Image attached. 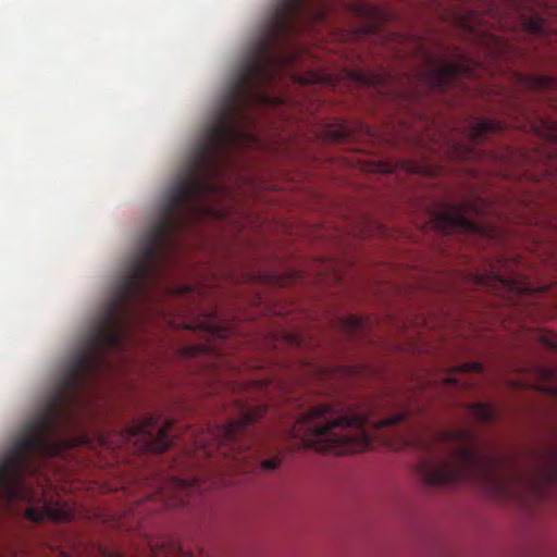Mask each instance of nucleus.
<instances>
[{
    "instance_id": "nucleus-1",
    "label": "nucleus",
    "mask_w": 557,
    "mask_h": 557,
    "mask_svg": "<svg viewBox=\"0 0 557 557\" xmlns=\"http://www.w3.org/2000/svg\"><path fill=\"white\" fill-rule=\"evenodd\" d=\"M435 449H428L417 472L428 485L451 486L460 482L478 485L490 496L523 503L533 483L506 458L481 449L472 430L456 428L434 432Z\"/></svg>"
},
{
    "instance_id": "nucleus-2",
    "label": "nucleus",
    "mask_w": 557,
    "mask_h": 557,
    "mask_svg": "<svg viewBox=\"0 0 557 557\" xmlns=\"http://www.w3.org/2000/svg\"><path fill=\"white\" fill-rule=\"evenodd\" d=\"M376 405L362 409L335 408L322 404L302 413L290 429L297 448H313L320 453L346 455L363 451L377 440L392 448L414 444L418 438L408 429L400 428L410 410L382 414Z\"/></svg>"
},
{
    "instance_id": "nucleus-3",
    "label": "nucleus",
    "mask_w": 557,
    "mask_h": 557,
    "mask_svg": "<svg viewBox=\"0 0 557 557\" xmlns=\"http://www.w3.org/2000/svg\"><path fill=\"white\" fill-rule=\"evenodd\" d=\"M235 409L236 419H231L225 424L209 426L195 438V446L208 457L216 450L236 461L238 468L246 470L244 461L252 455L249 451L252 444L249 426L265 414L268 407L263 404L249 405L235 399Z\"/></svg>"
},
{
    "instance_id": "nucleus-4",
    "label": "nucleus",
    "mask_w": 557,
    "mask_h": 557,
    "mask_svg": "<svg viewBox=\"0 0 557 557\" xmlns=\"http://www.w3.org/2000/svg\"><path fill=\"white\" fill-rule=\"evenodd\" d=\"M473 76L470 62L463 58L457 62H444L429 54L426 65L421 72L423 84L438 94L461 89L463 78Z\"/></svg>"
},
{
    "instance_id": "nucleus-5",
    "label": "nucleus",
    "mask_w": 557,
    "mask_h": 557,
    "mask_svg": "<svg viewBox=\"0 0 557 557\" xmlns=\"http://www.w3.org/2000/svg\"><path fill=\"white\" fill-rule=\"evenodd\" d=\"M511 126L500 120L480 117L472 121L467 128V141L454 143L451 156L462 161H476L485 158H494L493 152L483 150L480 146L488 141L493 136L503 133Z\"/></svg>"
},
{
    "instance_id": "nucleus-6",
    "label": "nucleus",
    "mask_w": 557,
    "mask_h": 557,
    "mask_svg": "<svg viewBox=\"0 0 557 557\" xmlns=\"http://www.w3.org/2000/svg\"><path fill=\"white\" fill-rule=\"evenodd\" d=\"M486 202L481 198H473L463 203L448 205L435 218V226L443 232H465L484 234L485 227L474 216L484 214Z\"/></svg>"
},
{
    "instance_id": "nucleus-7",
    "label": "nucleus",
    "mask_w": 557,
    "mask_h": 557,
    "mask_svg": "<svg viewBox=\"0 0 557 557\" xmlns=\"http://www.w3.org/2000/svg\"><path fill=\"white\" fill-rule=\"evenodd\" d=\"M131 438L141 442L145 449L152 453H162L175 444V422L171 419L160 423L156 416L134 423L127 428Z\"/></svg>"
},
{
    "instance_id": "nucleus-8",
    "label": "nucleus",
    "mask_w": 557,
    "mask_h": 557,
    "mask_svg": "<svg viewBox=\"0 0 557 557\" xmlns=\"http://www.w3.org/2000/svg\"><path fill=\"white\" fill-rule=\"evenodd\" d=\"M72 512L58 503L47 499L40 500L36 506H30L26 510V517L33 522H41L46 519L66 522L72 519Z\"/></svg>"
},
{
    "instance_id": "nucleus-9",
    "label": "nucleus",
    "mask_w": 557,
    "mask_h": 557,
    "mask_svg": "<svg viewBox=\"0 0 557 557\" xmlns=\"http://www.w3.org/2000/svg\"><path fill=\"white\" fill-rule=\"evenodd\" d=\"M372 327L373 323L370 319L359 315H348L341 320L343 334L351 341H372Z\"/></svg>"
},
{
    "instance_id": "nucleus-10",
    "label": "nucleus",
    "mask_w": 557,
    "mask_h": 557,
    "mask_svg": "<svg viewBox=\"0 0 557 557\" xmlns=\"http://www.w3.org/2000/svg\"><path fill=\"white\" fill-rule=\"evenodd\" d=\"M519 86L523 89L544 92L557 90V78L547 75L516 74Z\"/></svg>"
},
{
    "instance_id": "nucleus-11",
    "label": "nucleus",
    "mask_w": 557,
    "mask_h": 557,
    "mask_svg": "<svg viewBox=\"0 0 557 557\" xmlns=\"http://www.w3.org/2000/svg\"><path fill=\"white\" fill-rule=\"evenodd\" d=\"M522 28L523 33L527 36L532 37L533 40L540 41V42H550L553 38L556 36L553 34L546 24L545 20L537 15H531L528 17H523L522 20Z\"/></svg>"
},
{
    "instance_id": "nucleus-12",
    "label": "nucleus",
    "mask_w": 557,
    "mask_h": 557,
    "mask_svg": "<svg viewBox=\"0 0 557 557\" xmlns=\"http://www.w3.org/2000/svg\"><path fill=\"white\" fill-rule=\"evenodd\" d=\"M483 366L480 362H463L454 369L453 373H449L443 379L445 385H453L460 389L469 388L472 383L463 380V375L468 373H481Z\"/></svg>"
},
{
    "instance_id": "nucleus-13",
    "label": "nucleus",
    "mask_w": 557,
    "mask_h": 557,
    "mask_svg": "<svg viewBox=\"0 0 557 557\" xmlns=\"http://www.w3.org/2000/svg\"><path fill=\"white\" fill-rule=\"evenodd\" d=\"M493 281L495 284H499L510 290L517 293H529L530 287L525 283H519L516 280L502 276L499 274H491L490 276H479L478 283L480 285H488L490 282Z\"/></svg>"
},
{
    "instance_id": "nucleus-14",
    "label": "nucleus",
    "mask_w": 557,
    "mask_h": 557,
    "mask_svg": "<svg viewBox=\"0 0 557 557\" xmlns=\"http://www.w3.org/2000/svg\"><path fill=\"white\" fill-rule=\"evenodd\" d=\"M468 412L479 422L490 423L494 420L495 411L490 404L473 403L468 406Z\"/></svg>"
},
{
    "instance_id": "nucleus-15",
    "label": "nucleus",
    "mask_w": 557,
    "mask_h": 557,
    "mask_svg": "<svg viewBox=\"0 0 557 557\" xmlns=\"http://www.w3.org/2000/svg\"><path fill=\"white\" fill-rule=\"evenodd\" d=\"M175 486L181 494L186 496L191 495L200 488L199 479L193 478L191 480L176 479Z\"/></svg>"
},
{
    "instance_id": "nucleus-16",
    "label": "nucleus",
    "mask_w": 557,
    "mask_h": 557,
    "mask_svg": "<svg viewBox=\"0 0 557 557\" xmlns=\"http://www.w3.org/2000/svg\"><path fill=\"white\" fill-rule=\"evenodd\" d=\"M329 136L334 141H345L351 136V129L346 124H338L336 127L329 131Z\"/></svg>"
},
{
    "instance_id": "nucleus-17",
    "label": "nucleus",
    "mask_w": 557,
    "mask_h": 557,
    "mask_svg": "<svg viewBox=\"0 0 557 557\" xmlns=\"http://www.w3.org/2000/svg\"><path fill=\"white\" fill-rule=\"evenodd\" d=\"M282 458L280 456H273L271 458L261 461V469L264 471H273L280 468Z\"/></svg>"
},
{
    "instance_id": "nucleus-18",
    "label": "nucleus",
    "mask_w": 557,
    "mask_h": 557,
    "mask_svg": "<svg viewBox=\"0 0 557 557\" xmlns=\"http://www.w3.org/2000/svg\"><path fill=\"white\" fill-rule=\"evenodd\" d=\"M201 350H202V348L199 346L189 347V348H187V354L194 356V355L199 354Z\"/></svg>"
},
{
    "instance_id": "nucleus-19",
    "label": "nucleus",
    "mask_w": 557,
    "mask_h": 557,
    "mask_svg": "<svg viewBox=\"0 0 557 557\" xmlns=\"http://www.w3.org/2000/svg\"><path fill=\"white\" fill-rule=\"evenodd\" d=\"M214 375L216 376L218 380L222 379V373L220 370H215Z\"/></svg>"
},
{
    "instance_id": "nucleus-20",
    "label": "nucleus",
    "mask_w": 557,
    "mask_h": 557,
    "mask_svg": "<svg viewBox=\"0 0 557 557\" xmlns=\"http://www.w3.org/2000/svg\"><path fill=\"white\" fill-rule=\"evenodd\" d=\"M510 153H511V152L507 151V154H506V156L500 157V158L504 160V162H507V161H506V159H509Z\"/></svg>"
},
{
    "instance_id": "nucleus-21",
    "label": "nucleus",
    "mask_w": 557,
    "mask_h": 557,
    "mask_svg": "<svg viewBox=\"0 0 557 557\" xmlns=\"http://www.w3.org/2000/svg\"><path fill=\"white\" fill-rule=\"evenodd\" d=\"M512 126L517 127L518 126V122H512Z\"/></svg>"
},
{
    "instance_id": "nucleus-22",
    "label": "nucleus",
    "mask_w": 557,
    "mask_h": 557,
    "mask_svg": "<svg viewBox=\"0 0 557 557\" xmlns=\"http://www.w3.org/2000/svg\"><path fill=\"white\" fill-rule=\"evenodd\" d=\"M184 504H185V500L182 498V499L180 500V505H184Z\"/></svg>"
}]
</instances>
